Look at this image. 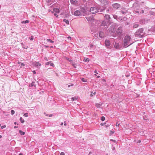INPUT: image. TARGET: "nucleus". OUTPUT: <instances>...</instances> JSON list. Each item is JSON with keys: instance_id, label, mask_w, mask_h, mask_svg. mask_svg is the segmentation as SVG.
I'll return each instance as SVG.
<instances>
[{"instance_id": "f257e3e1", "label": "nucleus", "mask_w": 155, "mask_h": 155, "mask_svg": "<svg viewBox=\"0 0 155 155\" xmlns=\"http://www.w3.org/2000/svg\"><path fill=\"white\" fill-rule=\"evenodd\" d=\"M116 25H117L116 23H113L107 30V32L110 33V35L114 37H116V36L114 33Z\"/></svg>"}, {"instance_id": "f03ea898", "label": "nucleus", "mask_w": 155, "mask_h": 155, "mask_svg": "<svg viewBox=\"0 0 155 155\" xmlns=\"http://www.w3.org/2000/svg\"><path fill=\"white\" fill-rule=\"evenodd\" d=\"M131 37L128 35L126 36L124 38L123 40V47L126 48L131 45L133 42H131L129 45L130 42Z\"/></svg>"}, {"instance_id": "7ed1b4c3", "label": "nucleus", "mask_w": 155, "mask_h": 155, "mask_svg": "<svg viewBox=\"0 0 155 155\" xmlns=\"http://www.w3.org/2000/svg\"><path fill=\"white\" fill-rule=\"evenodd\" d=\"M145 35V33L143 32V29L142 28H140L138 30L135 32V35L137 37H142Z\"/></svg>"}, {"instance_id": "20e7f679", "label": "nucleus", "mask_w": 155, "mask_h": 155, "mask_svg": "<svg viewBox=\"0 0 155 155\" xmlns=\"http://www.w3.org/2000/svg\"><path fill=\"white\" fill-rule=\"evenodd\" d=\"M109 23L107 20H104L101 23V26H103L104 29H106L108 27V24Z\"/></svg>"}, {"instance_id": "39448f33", "label": "nucleus", "mask_w": 155, "mask_h": 155, "mask_svg": "<svg viewBox=\"0 0 155 155\" xmlns=\"http://www.w3.org/2000/svg\"><path fill=\"white\" fill-rule=\"evenodd\" d=\"M99 8H96L95 7H92L90 8V12L92 14H95L98 12V10H99Z\"/></svg>"}, {"instance_id": "423d86ee", "label": "nucleus", "mask_w": 155, "mask_h": 155, "mask_svg": "<svg viewBox=\"0 0 155 155\" xmlns=\"http://www.w3.org/2000/svg\"><path fill=\"white\" fill-rule=\"evenodd\" d=\"M123 31V28L121 26L119 27L116 30V33L118 35H120L122 33Z\"/></svg>"}, {"instance_id": "0eeeda50", "label": "nucleus", "mask_w": 155, "mask_h": 155, "mask_svg": "<svg viewBox=\"0 0 155 155\" xmlns=\"http://www.w3.org/2000/svg\"><path fill=\"white\" fill-rule=\"evenodd\" d=\"M133 8L134 10H139L140 8L139 4L137 2H135L134 4Z\"/></svg>"}, {"instance_id": "6e6552de", "label": "nucleus", "mask_w": 155, "mask_h": 155, "mask_svg": "<svg viewBox=\"0 0 155 155\" xmlns=\"http://www.w3.org/2000/svg\"><path fill=\"white\" fill-rule=\"evenodd\" d=\"M100 3V4L103 5H106L108 3V1L107 0H98Z\"/></svg>"}, {"instance_id": "1a4fd4ad", "label": "nucleus", "mask_w": 155, "mask_h": 155, "mask_svg": "<svg viewBox=\"0 0 155 155\" xmlns=\"http://www.w3.org/2000/svg\"><path fill=\"white\" fill-rule=\"evenodd\" d=\"M105 20H107V21L109 22L110 20V15L108 14H105L104 16Z\"/></svg>"}, {"instance_id": "9d476101", "label": "nucleus", "mask_w": 155, "mask_h": 155, "mask_svg": "<svg viewBox=\"0 0 155 155\" xmlns=\"http://www.w3.org/2000/svg\"><path fill=\"white\" fill-rule=\"evenodd\" d=\"M81 12L79 10L76 11L74 13V15L76 16H79L81 15Z\"/></svg>"}, {"instance_id": "9b49d317", "label": "nucleus", "mask_w": 155, "mask_h": 155, "mask_svg": "<svg viewBox=\"0 0 155 155\" xmlns=\"http://www.w3.org/2000/svg\"><path fill=\"white\" fill-rule=\"evenodd\" d=\"M112 6L114 8L117 9L120 7V5L118 3H115L113 4Z\"/></svg>"}, {"instance_id": "f8f14e48", "label": "nucleus", "mask_w": 155, "mask_h": 155, "mask_svg": "<svg viewBox=\"0 0 155 155\" xmlns=\"http://www.w3.org/2000/svg\"><path fill=\"white\" fill-rule=\"evenodd\" d=\"M105 44L106 46L107 47L109 46L110 43L109 40L106 39L105 41Z\"/></svg>"}, {"instance_id": "ddd939ff", "label": "nucleus", "mask_w": 155, "mask_h": 155, "mask_svg": "<svg viewBox=\"0 0 155 155\" xmlns=\"http://www.w3.org/2000/svg\"><path fill=\"white\" fill-rule=\"evenodd\" d=\"M99 37L102 38L104 37V33L102 31H100L99 33Z\"/></svg>"}, {"instance_id": "4468645a", "label": "nucleus", "mask_w": 155, "mask_h": 155, "mask_svg": "<svg viewBox=\"0 0 155 155\" xmlns=\"http://www.w3.org/2000/svg\"><path fill=\"white\" fill-rule=\"evenodd\" d=\"M122 9L121 11L122 14H125L127 13V11L125 10V8H123Z\"/></svg>"}, {"instance_id": "2eb2a0df", "label": "nucleus", "mask_w": 155, "mask_h": 155, "mask_svg": "<svg viewBox=\"0 0 155 155\" xmlns=\"http://www.w3.org/2000/svg\"><path fill=\"white\" fill-rule=\"evenodd\" d=\"M71 4L75 5L77 3L78 1L77 0H70Z\"/></svg>"}, {"instance_id": "dca6fc26", "label": "nucleus", "mask_w": 155, "mask_h": 155, "mask_svg": "<svg viewBox=\"0 0 155 155\" xmlns=\"http://www.w3.org/2000/svg\"><path fill=\"white\" fill-rule=\"evenodd\" d=\"M120 21L121 22H123L126 20L127 18L126 17H123L122 18H119Z\"/></svg>"}, {"instance_id": "f3484780", "label": "nucleus", "mask_w": 155, "mask_h": 155, "mask_svg": "<svg viewBox=\"0 0 155 155\" xmlns=\"http://www.w3.org/2000/svg\"><path fill=\"white\" fill-rule=\"evenodd\" d=\"M33 64L34 66L35 67H37L38 66H40L41 65V64L39 63L38 62H37L36 63H34Z\"/></svg>"}, {"instance_id": "a211bd4d", "label": "nucleus", "mask_w": 155, "mask_h": 155, "mask_svg": "<svg viewBox=\"0 0 155 155\" xmlns=\"http://www.w3.org/2000/svg\"><path fill=\"white\" fill-rule=\"evenodd\" d=\"M99 8L100 9V10H98V12H102L105 9V7H102L101 8Z\"/></svg>"}, {"instance_id": "6ab92c4d", "label": "nucleus", "mask_w": 155, "mask_h": 155, "mask_svg": "<svg viewBox=\"0 0 155 155\" xmlns=\"http://www.w3.org/2000/svg\"><path fill=\"white\" fill-rule=\"evenodd\" d=\"M80 9H81V12H82L83 13H84L86 12V11L84 8H83V7H80Z\"/></svg>"}, {"instance_id": "aec40b11", "label": "nucleus", "mask_w": 155, "mask_h": 155, "mask_svg": "<svg viewBox=\"0 0 155 155\" xmlns=\"http://www.w3.org/2000/svg\"><path fill=\"white\" fill-rule=\"evenodd\" d=\"M114 47L116 48H118L119 47V45L118 43H115L114 45Z\"/></svg>"}, {"instance_id": "412c9836", "label": "nucleus", "mask_w": 155, "mask_h": 155, "mask_svg": "<svg viewBox=\"0 0 155 155\" xmlns=\"http://www.w3.org/2000/svg\"><path fill=\"white\" fill-rule=\"evenodd\" d=\"M54 11L56 13H58L59 12V10L58 8H56L54 9Z\"/></svg>"}, {"instance_id": "4be33fe9", "label": "nucleus", "mask_w": 155, "mask_h": 155, "mask_svg": "<svg viewBox=\"0 0 155 155\" xmlns=\"http://www.w3.org/2000/svg\"><path fill=\"white\" fill-rule=\"evenodd\" d=\"M63 21L65 22L66 24H68V25H69V21L68 20H67L66 19H64L63 20Z\"/></svg>"}, {"instance_id": "5701e85b", "label": "nucleus", "mask_w": 155, "mask_h": 155, "mask_svg": "<svg viewBox=\"0 0 155 155\" xmlns=\"http://www.w3.org/2000/svg\"><path fill=\"white\" fill-rule=\"evenodd\" d=\"M101 104H100L98 103H97L96 104V106L98 108L100 107L101 106Z\"/></svg>"}, {"instance_id": "b1692460", "label": "nucleus", "mask_w": 155, "mask_h": 155, "mask_svg": "<svg viewBox=\"0 0 155 155\" xmlns=\"http://www.w3.org/2000/svg\"><path fill=\"white\" fill-rule=\"evenodd\" d=\"M78 99V97H72L71 98V100L72 101H74V100H77Z\"/></svg>"}, {"instance_id": "393cba45", "label": "nucleus", "mask_w": 155, "mask_h": 155, "mask_svg": "<svg viewBox=\"0 0 155 155\" xmlns=\"http://www.w3.org/2000/svg\"><path fill=\"white\" fill-rule=\"evenodd\" d=\"M19 133L21 135H24L25 134V133L22 131L21 130H19Z\"/></svg>"}, {"instance_id": "a878e982", "label": "nucleus", "mask_w": 155, "mask_h": 155, "mask_svg": "<svg viewBox=\"0 0 155 155\" xmlns=\"http://www.w3.org/2000/svg\"><path fill=\"white\" fill-rule=\"evenodd\" d=\"M20 120L21 121V123H24L25 122L24 120L21 117L20 118Z\"/></svg>"}, {"instance_id": "bb28decb", "label": "nucleus", "mask_w": 155, "mask_h": 155, "mask_svg": "<svg viewBox=\"0 0 155 155\" xmlns=\"http://www.w3.org/2000/svg\"><path fill=\"white\" fill-rule=\"evenodd\" d=\"M139 25L137 24H135L134 25L133 27L134 28H136L138 27Z\"/></svg>"}, {"instance_id": "cd10ccee", "label": "nucleus", "mask_w": 155, "mask_h": 155, "mask_svg": "<svg viewBox=\"0 0 155 155\" xmlns=\"http://www.w3.org/2000/svg\"><path fill=\"white\" fill-rule=\"evenodd\" d=\"M29 22L28 20H26L25 21H23L21 22L22 23H26Z\"/></svg>"}, {"instance_id": "c85d7f7f", "label": "nucleus", "mask_w": 155, "mask_h": 155, "mask_svg": "<svg viewBox=\"0 0 155 155\" xmlns=\"http://www.w3.org/2000/svg\"><path fill=\"white\" fill-rule=\"evenodd\" d=\"M81 81L83 82H87V80L86 79H85L84 78H82L81 79Z\"/></svg>"}, {"instance_id": "c756f323", "label": "nucleus", "mask_w": 155, "mask_h": 155, "mask_svg": "<svg viewBox=\"0 0 155 155\" xmlns=\"http://www.w3.org/2000/svg\"><path fill=\"white\" fill-rule=\"evenodd\" d=\"M47 41H50V42L51 43H53L54 42V41L51 40L50 39H47Z\"/></svg>"}, {"instance_id": "7c9ffc66", "label": "nucleus", "mask_w": 155, "mask_h": 155, "mask_svg": "<svg viewBox=\"0 0 155 155\" xmlns=\"http://www.w3.org/2000/svg\"><path fill=\"white\" fill-rule=\"evenodd\" d=\"M111 9V7L109 8L106 11L107 12H110V10Z\"/></svg>"}, {"instance_id": "2f4dec72", "label": "nucleus", "mask_w": 155, "mask_h": 155, "mask_svg": "<svg viewBox=\"0 0 155 155\" xmlns=\"http://www.w3.org/2000/svg\"><path fill=\"white\" fill-rule=\"evenodd\" d=\"M113 17L114 19H117V16L115 15H113Z\"/></svg>"}, {"instance_id": "473e14b6", "label": "nucleus", "mask_w": 155, "mask_h": 155, "mask_svg": "<svg viewBox=\"0 0 155 155\" xmlns=\"http://www.w3.org/2000/svg\"><path fill=\"white\" fill-rule=\"evenodd\" d=\"M88 58H84V61H85V62L89 61V60H88Z\"/></svg>"}, {"instance_id": "72a5a7b5", "label": "nucleus", "mask_w": 155, "mask_h": 155, "mask_svg": "<svg viewBox=\"0 0 155 155\" xmlns=\"http://www.w3.org/2000/svg\"><path fill=\"white\" fill-rule=\"evenodd\" d=\"M11 112L12 115H13L15 113V111L13 110H12L11 111Z\"/></svg>"}, {"instance_id": "f704fd0d", "label": "nucleus", "mask_w": 155, "mask_h": 155, "mask_svg": "<svg viewBox=\"0 0 155 155\" xmlns=\"http://www.w3.org/2000/svg\"><path fill=\"white\" fill-rule=\"evenodd\" d=\"M24 116L25 117H28V113H26L25 114H24Z\"/></svg>"}, {"instance_id": "c9c22d12", "label": "nucleus", "mask_w": 155, "mask_h": 155, "mask_svg": "<svg viewBox=\"0 0 155 155\" xmlns=\"http://www.w3.org/2000/svg\"><path fill=\"white\" fill-rule=\"evenodd\" d=\"M105 119L104 117L102 116L101 118V120L102 121H104Z\"/></svg>"}, {"instance_id": "e433bc0d", "label": "nucleus", "mask_w": 155, "mask_h": 155, "mask_svg": "<svg viewBox=\"0 0 155 155\" xmlns=\"http://www.w3.org/2000/svg\"><path fill=\"white\" fill-rule=\"evenodd\" d=\"M72 65L74 68H76V65L75 64L73 63Z\"/></svg>"}, {"instance_id": "4c0bfd02", "label": "nucleus", "mask_w": 155, "mask_h": 155, "mask_svg": "<svg viewBox=\"0 0 155 155\" xmlns=\"http://www.w3.org/2000/svg\"><path fill=\"white\" fill-rule=\"evenodd\" d=\"M6 127V126L5 125H4V126H2L1 127V128L2 129H3L4 128H5Z\"/></svg>"}, {"instance_id": "58836bf2", "label": "nucleus", "mask_w": 155, "mask_h": 155, "mask_svg": "<svg viewBox=\"0 0 155 155\" xmlns=\"http://www.w3.org/2000/svg\"><path fill=\"white\" fill-rule=\"evenodd\" d=\"M118 121H117V122L116 123V126H118V127H119V125H120V124H118Z\"/></svg>"}, {"instance_id": "ea45409f", "label": "nucleus", "mask_w": 155, "mask_h": 155, "mask_svg": "<svg viewBox=\"0 0 155 155\" xmlns=\"http://www.w3.org/2000/svg\"><path fill=\"white\" fill-rule=\"evenodd\" d=\"M135 12L137 13H139V12L138 11H137V10H134Z\"/></svg>"}, {"instance_id": "a19ab883", "label": "nucleus", "mask_w": 155, "mask_h": 155, "mask_svg": "<svg viewBox=\"0 0 155 155\" xmlns=\"http://www.w3.org/2000/svg\"><path fill=\"white\" fill-rule=\"evenodd\" d=\"M110 135L114 133V132L112 131H110Z\"/></svg>"}, {"instance_id": "79ce46f5", "label": "nucleus", "mask_w": 155, "mask_h": 155, "mask_svg": "<svg viewBox=\"0 0 155 155\" xmlns=\"http://www.w3.org/2000/svg\"><path fill=\"white\" fill-rule=\"evenodd\" d=\"M67 59L68 60V61H70L71 62H72V61L71 60L69 59V58H67Z\"/></svg>"}, {"instance_id": "37998d69", "label": "nucleus", "mask_w": 155, "mask_h": 155, "mask_svg": "<svg viewBox=\"0 0 155 155\" xmlns=\"http://www.w3.org/2000/svg\"><path fill=\"white\" fill-rule=\"evenodd\" d=\"M90 47L91 48H92L93 47V45H92L91 44L90 45Z\"/></svg>"}, {"instance_id": "c03bdc74", "label": "nucleus", "mask_w": 155, "mask_h": 155, "mask_svg": "<svg viewBox=\"0 0 155 155\" xmlns=\"http://www.w3.org/2000/svg\"><path fill=\"white\" fill-rule=\"evenodd\" d=\"M50 63H51V62H48L46 63V65H49V64H50Z\"/></svg>"}, {"instance_id": "a18cd8bd", "label": "nucleus", "mask_w": 155, "mask_h": 155, "mask_svg": "<svg viewBox=\"0 0 155 155\" xmlns=\"http://www.w3.org/2000/svg\"><path fill=\"white\" fill-rule=\"evenodd\" d=\"M65 154L64 152H61L60 153V155H64Z\"/></svg>"}, {"instance_id": "49530a36", "label": "nucleus", "mask_w": 155, "mask_h": 155, "mask_svg": "<svg viewBox=\"0 0 155 155\" xmlns=\"http://www.w3.org/2000/svg\"><path fill=\"white\" fill-rule=\"evenodd\" d=\"M110 140L111 141H113L115 143H116V140H113V139H110Z\"/></svg>"}, {"instance_id": "de8ad7c7", "label": "nucleus", "mask_w": 155, "mask_h": 155, "mask_svg": "<svg viewBox=\"0 0 155 155\" xmlns=\"http://www.w3.org/2000/svg\"><path fill=\"white\" fill-rule=\"evenodd\" d=\"M30 39L31 40H32L33 39V37H31V38H30Z\"/></svg>"}, {"instance_id": "09e8293b", "label": "nucleus", "mask_w": 155, "mask_h": 155, "mask_svg": "<svg viewBox=\"0 0 155 155\" xmlns=\"http://www.w3.org/2000/svg\"><path fill=\"white\" fill-rule=\"evenodd\" d=\"M105 124V123H101V126H103L104 125V124Z\"/></svg>"}, {"instance_id": "8fccbe9b", "label": "nucleus", "mask_w": 155, "mask_h": 155, "mask_svg": "<svg viewBox=\"0 0 155 155\" xmlns=\"http://www.w3.org/2000/svg\"><path fill=\"white\" fill-rule=\"evenodd\" d=\"M129 23H128V22H126V23H125V25H129Z\"/></svg>"}, {"instance_id": "3c124183", "label": "nucleus", "mask_w": 155, "mask_h": 155, "mask_svg": "<svg viewBox=\"0 0 155 155\" xmlns=\"http://www.w3.org/2000/svg\"><path fill=\"white\" fill-rule=\"evenodd\" d=\"M50 64L51 66H53V65H54V64L53 63H51V62Z\"/></svg>"}, {"instance_id": "603ef678", "label": "nucleus", "mask_w": 155, "mask_h": 155, "mask_svg": "<svg viewBox=\"0 0 155 155\" xmlns=\"http://www.w3.org/2000/svg\"><path fill=\"white\" fill-rule=\"evenodd\" d=\"M54 15L55 16H56V17H57L58 16V15H57L56 13H54Z\"/></svg>"}, {"instance_id": "864d4df0", "label": "nucleus", "mask_w": 155, "mask_h": 155, "mask_svg": "<svg viewBox=\"0 0 155 155\" xmlns=\"http://www.w3.org/2000/svg\"><path fill=\"white\" fill-rule=\"evenodd\" d=\"M144 12V11L143 10H142L141 11V12H140V13H143Z\"/></svg>"}, {"instance_id": "5fc2aeb1", "label": "nucleus", "mask_w": 155, "mask_h": 155, "mask_svg": "<svg viewBox=\"0 0 155 155\" xmlns=\"http://www.w3.org/2000/svg\"><path fill=\"white\" fill-rule=\"evenodd\" d=\"M140 142H141L140 140H138V141L137 142V143H140Z\"/></svg>"}, {"instance_id": "6e6d98bb", "label": "nucleus", "mask_w": 155, "mask_h": 155, "mask_svg": "<svg viewBox=\"0 0 155 155\" xmlns=\"http://www.w3.org/2000/svg\"><path fill=\"white\" fill-rule=\"evenodd\" d=\"M33 85H34V83L32 82L31 84V86H32Z\"/></svg>"}, {"instance_id": "4d7b16f0", "label": "nucleus", "mask_w": 155, "mask_h": 155, "mask_svg": "<svg viewBox=\"0 0 155 155\" xmlns=\"http://www.w3.org/2000/svg\"><path fill=\"white\" fill-rule=\"evenodd\" d=\"M24 65H25V64L23 63H22L21 64V66H24Z\"/></svg>"}, {"instance_id": "13d9d810", "label": "nucleus", "mask_w": 155, "mask_h": 155, "mask_svg": "<svg viewBox=\"0 0 155 155\" xmlns=\"http://www.w3.org/2000/svg\"><path fill=\"white\" fill-rule=\"evenodd\" d=\"M33 72L34 74H35L36 73V72L35 71H33Z\"/></svg>"}, {"instance_id": "bf43d9fd", "label": "nucleus", "mask_w": 155, "mask_h": 155, "mask_svg": "<svg viewBox=\"0 0 155 155\" xmlns=\"http://www.w3.org/2000/svg\"><path fill=\"white\" fill-rule=\"evenodd\" d=\"M115 148L114 147H113L112 148L113 150H115Z\"/></svg>"}, {"instance_id": "052dcab7", "label": "nucleus", "mask_w": 155, "mask_h": 155, "mask_svg": "<svg viewBox=\"0 0 155 155\" xmlns=\"http://www.w3.org/2000/svg\"><path fill=\"white\" fill-rule=\"evenodd\" d=\"M47 0V1L48 2H49L51 1V0Z\"/></svg>"}, {"instance_id": "680f3d73", "label": "nucleus", "mask_w": 155, "mask_h": 155, "mask_svg": "<svg viewBox=\"0 0 155 155\" xmlns=\"http://www.w3.org/2000/svg\"><path fill=\"white\" fill-rule=\"evenodd\" d=\"M94 73H95L98 74L97 72V71L96 70L95 71Z\"/></svg>"}, {"instance_id": "e2e57ef3", "label": "nucleus", "mask_w": 155, "mask_h": 155, "mask_svg": "<svg viewBox=\"0 0 155 155\" xmlns=\"http://www.w3.org/2000/svg\"><path fill=\"white\" fill-rule=\"evenodd\" d=\"M44 46L46 48L48 47V46L47 45H45Z\"/></svg>"}, {"instance_id": "0e129e2a", "label": "nucleus", "mask_w": 155, "mask_h": 155, "mask_svg": "<svg viewBox=\"0 0 155 155\" xmlns=\"http://www.w3.org/2000/svg\"><path fill=\"white\" fill-rule=\"evenodd\" d=\"M52 116V114H50V115H49V117H51Z\"/></svg>"}, {"instance_id": "69168bd1", "label": "nucleus", "mask_w": 155, "mask_h": 155, "mask_svg": "<svg viewBox=\"0 0 155 155\" xmlns=\"http://www.w3.org/2000/svg\"><path fill=\"white\" fill-rule=\"evenodd\" d=\"M63 122H62V123H61V126H62V125H63Z\"/></svg>"}, {"instance_id": "338daca9", "label": "nucleus", "mask_w": 155, "mask_h": 155, "mask_svg": "<svg viewBox=\"0 0 155 155\" xmlns=\"http://www.w3.org/2000/svg\"><path fill=\"white\" fill-rule=\"evenodd\" d=\"M68 38H70V39H71V37H68Z\"/></svg>"}, {"instance_id": "774afa93", "label": "nucleus", "mask_w": 155, "mask_h": 155, "mask_svg": "<svg viewBox=\"0 0 155 155\" xmlns=\"http://www.w3.org/2000/svg\"><path fill=\"white\" fill-rule=\"evenodd\" d=\"M18 155H23L22 153H20Z\"/></svg>"}]
</instances>
